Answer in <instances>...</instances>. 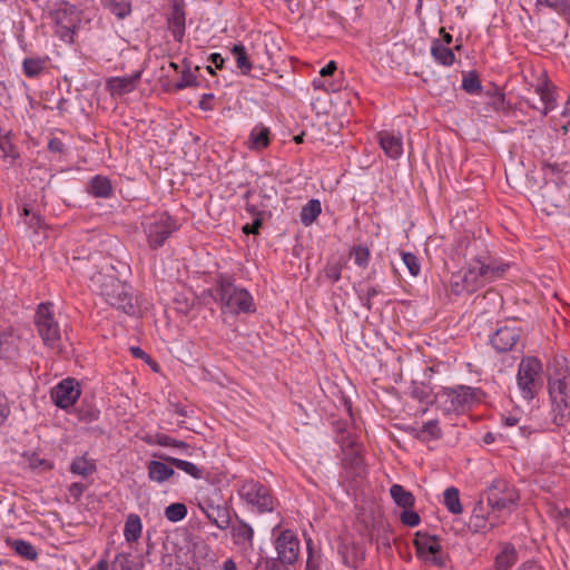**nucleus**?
I'll return each instance as SVG.
<instances>
[{
  "instance_id": "obj_60",
  "label": "nucleus",
  "mask_w": 570,
  "mask_h": 570,
  "mask_svg": "<svg viewBox=\"0 0 570 570\" xmlns=\"http://www.w3.org/2000/svg\"><path fill=\"white\" fill-rule=\"evenodd\" d=\"M262 227V220L259 218L254 219L252 224H246L243 226L242 230L244 234L249 235H256L259 232V228Z\"/></svg>"
},
{
  "instance_id": "obj_13",
  "label": "nucleus",
  "mask_w": 570,
  "mask_h": 570,
  "mask_svg": "<svg viewBox=\"0 0 570 570\" xmlns=\"http://www.w3.org/2000/svg\"><path fill=\"white\" fill-rule=\"evenodd\" d=\"M81 391L75 379H65L51 390V399L53 403L67 410L71 407L80 397Z\"/></svg>"
},
{
  "instance_id": "obj_11",
  "label": "nucleus",
  "mask_w": 570,
  "mask_h": 570,
  "mask_svg": "<svg viewBox=\"0 0 570 570\" xmlns=\"http://www.w3.org/2000/svg\"><path fill=\"white\" fill-rule=\"evenodd\" d=\"M413 543L420 559L438 567H443L445 564L442 546L436 535L416 532Z\"/></svg>"
},
{
  "instance_id": "obj_50",
  "label": "nucleus",
  "mask_w": 570,
  "mask_h": 570,
  "mask_svg": "<svg viewBox=\"0 0 570 570\" xmlns=\"http://www.w3.org/2000/svg\"><path fill=\"white\" fill-rule=\"evenodd\" d=\"M291 566L278 558H266L256 566V570H291Z\"/></svg>"
},
{
  "instance_id": "obj_30",
  "label": "nucleus",
  "mask_w": 570,
  "mask_h": 570,
  "mask_svg": "<svg viewBox=\"0 0 570 570\" xmlns=\"http://www.w3.org/2000/svg\"><path fill=\"white\" fill-rule=\"evenodd\" d=\"M206 517L220 530H226L230 525V512L225 503L215 505Z\"/></svg>"
},
{
  "instance_id": "obj_25",
  "label": "nucleus",
  "mask_w": 570,
  "mask_h": 570,
  "mask_svg": "<svg viewBox=\"0 0 570 570\" xmlns=\"http://www.w3.org/2000/svg\"><path fill=\"white\" fill-rule=\"evenodd\" d=\"M431 56L438 63L444 67H451L455 61V55L453 50L444 46L440 39H434L432 41Z\"/></svg>"
},
{
  "instance_id": "obj_28",
  "label": "nucleus",
  "mask_w": 570,
  "mask_h": 570,
  "mask_svg": "<svg viewBox=\"0 0 570 570\" xmlns=\"http://www.w3.org/2000/svg\"><path fill=\"white\" fill-rule=\"evenodd\" d=\"M6 544L26 560L35 561L38 558V551L35 546L26 540L8 537L6 538Z\"/></svg>"
},
{
  "instance_id": "obj_19",
  "label": "nucleus",
  "mask_w": 570,
  "mask_h": 570,
  "mask_svg": "<svg viewBox=\"0 0 570 570\" xmlns=\"http://www.w3.org/2000/svg\"><path fill=\"white\" fill-rule=\"evenodd\" d=\"M379 142L385 155L397 159L403 154V141L401 134L383 130L377 134Z\"/></svg>"
},
{
  "instance_id": "obj_58",
  "label": "nucleus",
  "mask_w": 570,
  "mask_h": 570,
  "mask_svg": "<svg viewBox=\"0 0 570 570\" xmlns=\"http://www.w3.org/2000/svg\"><path fill=\"white\" fill-rule=\"evenodd\" d=\"M342 267L340 264H332L325 268V276L333 283L340 281Z\"/></svg>"
},
{
  "instance_id": "obj_22",
  "label": "nucleus",
  "mask_w": 570,
  "mask_h": 570,
  "mask_svg": "<svg viewBox=\"0 0 570 570\" xmlns=\"http://www.w3.org/2000/svg\"><path fill=\"white\" fill-rule=\"evenodd\" d=\"M167 21L168 29L171 32L174 39L178 42H181L185 36L186 26V17L183 8L178 4H175Z\"/></svg>"
},
{
  "instance_id": "obj_34",
  "label": "nucleus",
  "mask_w": 570,
  "mask_h": 570,
  "mask_svg": "<svg viewBox=\"0 0 570 570\" xmlns=\"http://www.w3.org/2000/svg\"><path fill=\"white\" fill-rule=\"evenodd\" d=\"M322 213V205L318 199H311L305 204L299 213L301 223L304 226L312 225Z\"/></svg>"
},
{
  "instance_id": "obj_7",
  "label": "nucleus",
  "mask_w": 570,
  "mask_h": 570,
  "mask_svg": "<svg viewBox=\"0 0 570 570\" xmlns=\"http://www.w3.org/2000/svg\"><path fill=\"white\" fill-rule=\"evenodd\" d=\"M49 16L55 22L56 35L66 43H72L81 21V10L72 3L61 0L55 3Z\"/></svg>"
},
{
  "instance_id": "obj_61",
  "label": "nucleus",
  "mask_w": 570,
  "mask_h": 570,
  "mask_svg": "<svg viewBox=\"0 0 570 570\" xmlns=\"http://www.w3.org/2000/svg\"><path fill=\"white\" fill-rule=\"evenodd\" d=\"M492 106L495 110H505V98L502 92H497L494 96H492Z\"/></svg>"
},
{
  "instance_id": "obj_4",
  "label": "nucleus",
  "mask_w": 570,
  "mask_h": 570,
  "mask_svg": "<svg viewBox=\"0 0 570 570\" xmlns=\"http://www.w3.org/2000/svg\"><path fill=\"white\" fill-rule=\"evenodd\" d=\"M35 325L43 345L62 353L61 328L52 312V303H41L35 315Z\"/></svg>"
},
{
  "instance_id": "obj_42",
  "label": "nucleus",
  "mask_w": 570,
  "mask_h": 570,
  "mask_svg": "<svg viewBox=\"0 0 570 570\" xmlns=\"http://www.w3.org/2000/svg\"><path fill=\"white\" fill-rule=\"evenodd\" d=\"M441 435H442V432L439 426L438 420H431V421L424 423L422 425V428L416 433V438L423 442L440 439Z\"/></svg>"
},
{
  "instance_id": "obj_47",
  "label": "nucleus",
  "mask_w": 570,
  "mask_h": 570,
  "mask_svg": "<svg viewBox=\"0 0 570 570\" xmlns=\"http://www.w3.org/2000/svg\"><path fill=\"white\" fill-rule=\"evenodd\" d=\"M350 256L354 258V263L358 267L365 268L370 261V249L365 245H357L351 248Z\"/></svg>"
},
{
  "instance_id": "obj_26",
  "label": "nucleus",
  "mask_w": 570,
  "mask_h": 570,
  "mask_svg": "<svg viewBox=\"0 0 570 570\" xmlns=\"http://www.w3.org/2000/svg\"><path fill=\"white\" fill-rule=\"evenodd\" d=\"M19 337L11 332L0 334V355L7 360H14L19 354Z\"/></svg>"
},
{
  "instance_id": "obj_64",
  "label": "nucleus",
  "mask_w": 570,
  "mask_h": 570,
  "mask_svg": "<svg viewBox=\"0 0 570 570\" xmlns=\"http://www.w3.org/2000/svg\"><path fill=\"white\" fill-rule=\"evenodd\" d=\"M130 352L134 357L145 360L147 363L150 362V356L138 346H131Z\"/></svg>"
},
{
  "instance_id": "obj_16",
  "label": "nucleus",
  "mask_w": 570,
  "mask_h": 570,
  "mask_svg": "<svg viewBox=\"0 0 570 570\" xmlns=\"http://www.w3.org/2000/svg\"><path fill=\"white\" fill-rule=\"evenodd\" d=\"M142 71L137 70L129 76L110 77L106 80V90L112 96H124L134 91L141 78Z\"/></svg>"
},
{
  "instance_id": "obj_62",
  "label": "nucleus",
  "mask_w": 570,
  "mask_h": 570,
  "mask_svg": "<svg viewBox=\"0 0 570 570\" xmlns=\"http://www.w3.org/2000/svg\"><path fill=\"white\" fill-rule=\"evenodd\" d=\"M48 149L51 153L61 154L65 150V144L59 138H51L48 142Z\"/></svg>"
},
{
  "instance_id": "obj_32",
  "label": "nucleus",
  "mask_w": 570,
  "mask_h": 570,
  "mask_svg": "<svg viewBox=\"0 0 570 570\" xmlns=\"http://www.w3.org/2000/svg\"><path fill=\"white\" fill-rule=\"evenodd\" d=\"M390 494L396 505L403 509H411L414 507V495L412 492L405 490L401 484H393L390 489Z\"/></svg>"
},
{
  "instance_id": "obj_3",
  "label": "nucleus",
  "mask_w": 570,
  "mask_h": 570,
  "mask_svg": "<svg viewBox=\"0 0 570 570\" xmlns=\"http://www.w3.org/2000/svg\"><path fill=\"white\" fill-rule=\"evenodd\" d=\"M215 301L219 302L223 312L234 315L255 312V304L250 293L235 286L230 277L220 275L216 279Z\"/></svg>"
},
{
  "instance_id": "obj_46",
  "label": "nucleus",
  "mask_w": 570,
  "mask_h": 570,
  "mask_svg": "<svg viewBox=\"0 0 570 570\" xmlns=\"http://www.w3.org/2000/svg\"><path fill=\"white\" fill-rule=\"evenodd\" d=\"M165 518L170 522H179L187 515V507L184 503H171L165 509Z\"/></svg>"
},
{
  "instance_id": "obj_40",
  "label": "nucleus",
  "mask_w": 570,
  "mask_h": 570,
  "mask_svg": "<svg viewBox=\"0 0 570 570\" xmlns=\"http://www.w3.org/2000/svg\"><path fill=\"white\" fill-rule=\"evenodd\" d=\"M47 59L40 57L26 58L22 62L23 73L28 78L38 77L46 68Z\"/></svg>"
},
{
  "instance_id": "obj_51",
  "label": "nucleus",
  "mask_w": 570,
  "mask_h": 570,
  "mask_svg": "<svg viewBox=\"0 0 570 570\" xmlns=\"http://www.w3.org/2000/svg\"><path fill=\"white\" fill-rule=\"evenodd\" d=\"M401 256H402V261L405 264V266L407 267L410 274L412 276H417L421 272V265H420L419 258L410 252H402Z\"/></svg>"
},
{
  "instance_id": "obj_49",
  "label": "nucleus",
  "mask_w": 570,
  "mask_h": 570,
  "mask_svg": "<svg viewBox=\"0 0 570 570\" xmlns=\"http://www.w3.org/2000/svg\"><path fill=\"white\" fill-rule=\"evenodd\" d=\"M0 150L3 153L4 157H10L16 159L19 157V154L11 141V132L2 134L0 131Z\"/></svg>"
},
{
  "instance_id": "obj_57",
  "label": "nucleus",
  "mask_w": 570,
  "mask_h": 570,
  "mask_svg": "<svg viewBox=\"0 0 570 570\" xmlns=\"http://www.w3.org/2000/svg\"><path fill=\"white\" fill-rule=\"evenodd\" d=\"M570 165L568 161L558 163L556 160L549 159L544 163V169L549 170L552 175L567 171Z\"/></svg>"
},
{
  "instance_id": "obj_37",
  "label": "nucleus",
  "mask_w": 570,
  "mask_h": 570,
  "mask_svg": "<svg viewBox=\"0 0 570 570\" xmlns=\"http://www.w3.org/2000/svg\"><path fill=\"white\" fill-rule=\"evenodd\" d=\"M537 7H546L570 23V0H537Z\"/></svg>"
},
{
  "instance_id": "obj_1",
  "label": "nucleus",
  "mask_w": 570,
  "mask_h": 570,
  "mask_svg": "<svg viewBox=\"0 0 570 570\" xmlns=\"http://www.w3.org/2000/svg\"><path fill=\"white\" fill-rule=\"evenodd\" d=\"M508 268V264L498 263L487 254L476 255L468 267L452 274L450 291L456 296L473 294L487 283L501 278Z\"/></svg>"
},
{
  "instance_id": "obj_8",
  "label": "nucleus",
  "mask_w": 570,
  "mask_h": 570,
  "mask_svg": "<svg viewBox=\"0 0 570 570\" xmlns=\"http://www.w3.org/2000/svg\"><path fill=\"white\" fill-rule=\"evenodd\" d=\"M238 494L252 512H272L277 504L271 489L253 479L243 481Z\"/></svg>"
},
{
  "instance_id": "obj_63",
  "label": "nucleus",
  "mask_w": 570,
  "mask_h": 570,
  "mask_svg": "<svg viewBox=\"0 0 570 570\" xmlns=\"http://www.w3.org/2000/svg\"><path fill=\"white\" fill-rule=\"evenodd\" d=\"M86 490V485L79 482H75L69 487V492L75 498H80Z\"/></svg>"
},
{
  "instance_id": "obj_52",
  "label": "nucleus",
  "mask_w": 570,
  "mask_h": 570,
  "mask_svg": "<svg viewBox=\"0 0 570 570\" xmlns=\"http://www.w3.org/2000/svg\"><path fill=\"white\" fill-rule=\"evenodd\" d=\"M114 570H140L135 568V562L130 554L119 553L114 562Z\"/></svg>"
},
{
  "instance_id": "obj_14",
  "label": "nucleus",
  "mask_w": 570,
  "mask_h": 570,
  "mask_svg": "<svg viewBox=\"0 0 570 570\" xmlns=\"http://www.w3.org/2000/svg\"><path fill=\"white\" fill-rule=\"evenodd\" d=\"M521 328L517 325H502L491 335L490 343L499 353L512 351L519 343Z\"/></svg>"
},
{
  "instance_id": "obj_23",
  "label": "nucleus",
  "mask_w": 570,
  "mask_h": 570,
  "mask_svg": "<svg viewBox=\"0 0 570 570\" xmlns=\"http://www.w3.org/2000/svg\"><path fill=\"white\" fill-rule=\"evenodd\" d=\"M167 462L161 461H149L147 465L148 478L157 483H164L175 475V470L170 466V464H166Z\"/></svg>"
},
{
  "instance_id": "obj_38",
  "label": "nucleus",
  "mask_w": 570,
  "mask_h": 570,
  "mask_svg": "<svg viewBox=\"0 0 570 570\" xmlns=\"http://www.w3.org/2000/svg\"><path fill=\"white\" fill-rule=\"evenodd\" d=\"M411 396L421 403L433 404L436 403L435 395H433L432 387L422 382H413L411 386Z\"/></svg>"
},
{
  "instance_id": "obj_6",
  "label": "nucleus",
  "mask_w": 570,
  "mask_h": 570,
  "mask_svg": "<svg viewBox=\"0 0 570 570\" xmlns=\"http://www.w3.org/2000/svg\"><path fill=\"white\" fill-rule=\"evenodd\" d=\"M438 407L444 414L463 413L479 401L476 390L458 385L455 387H443L435 394Z\"/></svg>"
},
{
  "instance_id": "obj_10",
  "label": "nucleus",
  "mask_w": 570,
  "mask_h": 570,
  "mask_svg": "<svg viewBox=\"0 0 570 570\" xmlns=\"http://www.w3.org/2000/svg\"><path fill=\"white\" fill-rule=\"evenodd\" d=\"M142 226L151 249L161 247L171 233L177 229L176 222L167 213L147 217Z\"/></svg>"
},
{
  "instance_id": "obj_41",
  "label": "nucleus",
  "mask_w": 570,
  "mask_h": 570,
  "mask_svg": "<svg viewBox=\"0 0 570 570\" xmlns=\"http://www.w3.org/2000/svg\"><path fill=\"white\" fill-rule=\"evenodd\" d=\"M443 502L446 509L453 514L462 513V505L460 501L459 490L454 487L445 489L443 493Z\"/></svg>"
},
{
  "instance_id": "obj_36",
  "label": "nucleus",
  "mask_w": 570,
  "mask_h": 570,
  "mask_svg": "<svg viewBox=\"0 0 570 570\" xmlns=\"http://www.w3.org/2000/svg\"><path fill=\"white\" fill-rule=\"evenodd\" d=\"M230 52L236 61L237 68L242 71V73L249 75L253 65L247 55L245 46L242 43H236L232 47Z\"/></svg>"
},
{
  "instance_id": "obj_24",
  "label": "nucleus",
  "mask_w": 570,
  "mask_h": 570,
  "mask_svg": "<svg viewBox=\"0 0 570 570\" xmlns=\"http://www.w3.org/2000/svg\"><path fill=\"white\" fill-rule=\"evenodd\" d=\"M271 142V130L262 124L256 125L248 138V148L252 150H263Z\"/></svg>"
},
{
  "instance_id": "obj_12",
  "label": "nucleus",
  "mask_w": 570,
  "mask_h": 570,
  "mask_svg": "<svg viewBox=\"0 0 570 570\" xmlns=\"http://www.w3.org/2000/svg\"><path fill=\"white\" fill-rule=\"evenodd\" d=\"M551 399L570 400V367L567 358L554 360L553 371L548 380Z\"/></svg>"
},
{
  "instance_id": "obj_31",
  "label": "nucleus",
  "mask_w": 570,
  "mask_h": 570,
  "mask_svg": "<svg viewBox=\"0 0 570 570\" xmlns=\"http://www.w3.org/2000/svg\"><path fill=\"white\" fill-rule=\"evenodd\" d=\"M158 458L168 464L177 468L178 470L184 471L188 475L193 476L194 479H202L203 478V471L200 468H198L196 464L185 461L181 459L173 458L169 455H158Z\"/></svg>"
},
{
  "instance_id": "obj_35",
  "label": "nucleus",
  "mask_w": 570,
  "mask_h": 570,
  "mask_svg": "<svg viewBox=\"0 0 570 570\" xmlns=\"http://www.w3.org/2000/svg\"><path fill=\"white\" fill-rule=\"evenodd\" d=\"M142 524L138 514L131 513L127 517L124 528V535L127 542H136L141 535Z\"/></svg>"
},
{
  "instance_id": "obj_5",
  "label": "nucleus",
  "mask_w": 570,
  "mask_h": 570,
  "mask_svg": "<svg viewBox=\"0 0 570 570\" xmlns=\"http://www.w3.org/2000/svg\"><path fill=\"white\" fill-rule=\"evenodd\" d=\"M542 363L538 357L524 356L521 358L518 366L517 383L524 400L532 401L542 389Z\"/></svg>"
},
{
  "instance_id": "obj_45",
  "label": "nucleus",
  "mask_w": 570,
  "mask_h": 570,
  "mask_svg": "<svg viewBox=\"0 0 570 570\" xmlns=\"http://www.w3.org/2000/svg\"><path fill=\"white\" fill-rule=\"evenodd\" d=\"M462 89L470 95H478L482 91V85L475 71L463 75Z\"/></svg>"
},
{
  "instance_id": "obj_2",
  "label": "nucleus",
  "mask_w": 570,
  "mask_h": 570,
  "mask_svg": "<svg viewBox=\"0 0 570 570\" xmlns=\"http://www.w3.org/2000/svg\"><path fill=\"white\" fill-rule=\"evenodd\" d=\"M92 285L105 301L128 315L136 313L131 287L112 275L97 273L91 278Z\"/></svg>"
},
{
  "instance_id": "obj_43",
  "label": "nucleus",
  "mask_w": 570,
  "mask_h": 570,
  "mask_svg": "<svg viewBox=\"0 0 570 570\" xmlns=\"http://www.w3.org/2000/svg\"><path fill=\"white\" fill-rule=\"evenodd\" d=\"M494 514L489 512L488 517L485 514H478V510H473L472 517L470 519V527L474 529L475 532L484 531L488 529V525H490V529H492L497 524V520L493 521Z\"/></svg>"
},
{
  "instance_id": "obj_20",
  "label": "nucleus",
  "mask_w": 570,
  "mask_h": 570,
  "mask_svg": "<svg viewBox=\"0 0 570 570\" xmlns=\"http://www.w3.org/2000/svg\"><path fill=\"white\" fill-rule=\"evenodd\" d=\"M535 94L539 95L542 107L531 104L527 100L529 107L539 110L542 116H547L551 110L556 108V97L547 81L538 85L534 89Z\"/></svg>"
},
{
  "instance_id": "obj_55",
  "label": "nucleus",
  "mask_w": 570,
  "mask_h": 570,
  "mask_svg": "<svg viewBox=\"0 0 570 570\" xmlns=\"http://www.w3.org/2000/svg\"><path fill=\"white\" fill-rule=\"evenodd\" d=\"M157 443L161 446H171V448H176V449H179V450H187L188 449V444L185 443L184 441H178V440H175L173 438H170L169 435H166V434H158L157 435Z\"/></svg>"
},
{
  "instance_id": "obj_53",
  "label": "nucleus",
  "mask_w": 570,
  "mask_h": 570,
  "mask_svg": "<svg viewBox=\"0 0 570 570\" xmlns=\"http://www.w3.org/2000/svg\"><path fill=\"white\" fill-rule=\"evenodd\" d=\"M99 410L90 405H81L78 409V419L83 422H94L99 417Z\"/></svg>"
},
{
  "instance_id": "obj_27",
  "label": "nucleus",
  "mask_w": 570,
  "mask_h": 570,
  "mask_svg": "<svg viewBox=\"0 0 570 570\" xmlns=\"http://www.w3.org/2000/svg\"><path fill=\"white\" fill-rule=\"evenodd\" d=\"M70 472L72 474L79 475L81 478H88L96 473L97 464L94 459H89L87 454L81 456H77L72 460L70 468Z\"/></svg>"
},
{
  "instance_id": "obj_21",
  "label": "nucleus",
  "mask_w": 570,
  "mask_h": 570,
  "mask_svg": "<svg viewBox=\"0 0 570 570\" xmlns=\"http://www.w3.org/2000/svg\"><path fill=\"white\" fill-rule=\"evenodd\" d=\"M541 196L551 206L561 207L568 196V190L554 180L546 181L541 187Z\"/></svg>"
},
{
  "instance_id": "obj_54",
  "label": "nucleus",
  "mask_w": 570,
  "mask_h": 570,
  "mask_svg": "<svg viewBox=\"0 0 570 570\" xmlns=\"http://www.w3.org/2000/svg\"><path fill=\"white\" fill-rule=\"evenodd\" d=\"M400 520L404 525L411 528L419 525L421 522L420 515L412 508L404 509L400 514Z\"/></svg>"
},
{
  "instance_id": "obj_59",
  "label": "nucleus",
  "mask_w": 570,
  "mask_h": 570,
  "mask_svg": "<svg viewBox=\"0 0 570 570\" xmlns=\"http://www.w3.org/2000/svg\"><path fill=\"white\" fill-rule=\"evenodd\" d=\"M10 414V407L4 394L0 393V424L3 423Z\"/></svg>"
},
{
  "instance_id": "obj_48",
  "label": "nucleus",
  "mask_w": 570,
  "mask_h": 570,
  "mask_svg": "<svg viewBox=\"0 0 570 570\" xmlns=\"http://www.w3.org/2000/svg\"><path fill=\"white\" fill-rule=\"evenodd\" d=\"M118 19H125L131 13L130 0H116L106 7Z\"/></svg>"
},
{
  "instance_id": "obj_33",
  "label": "nucleus",
  "mask_w": 570,
  "mask_h": 570,
  "mask_svg": "<svg viewBox=\"0 0 570 570\" xmlns=\"http://www.w3.org/2000/svg\"><path fill=\"white\" fill-rule=\"evenodd\" d=\"M518 560V553L513 546L508 544L497 556L494 568L495 570H510Z\"/></svg>"
},
{
  "instance_id": "obj_29",
  "label": "nucleus",
  "mask_w": 570,
  "mask_h": 570,
  "mask_svg": "<svg viewBox=\"0 0 570 570\" xmlns=\"http://www.w3.org/2000/svg\"><path fill=\"white\" fill-rule=\"evenodd\" d=\"M88 191L95 197L107 198L112 193V186L106 176L97 175L88 184Z\"/></svg>"
},
{
  "instance_id": "obj_56",
  "label": "nucleus",
  "mask_w": 570,
  "mask_h": 570,
  "mask_svg": "<svg viewBox=\"0 0 570 570\" xmlns=\"http://www.w3.org/2000/svg\"><path fill=\"white\" fill-rule=\"evenodd\" d=\"M307 561H306V569L305 570H321V556H316L312 548V540L309 539L307 541Z\"/></svg>"
},
{
  "instance_id": "obj_9",
  "label": "nucleus",
  "mask_w": 570,
  "mask_h": 570,
  "mask_svg": "<svg viewBox=\"0 0 570 570\" xmlns=\"http://www.w3.org/2000/svg\"><path fill=\"white\" fill-rule=\"evenodd\" d=\"M487 502L492 513L508 511L517 507L520 499L519 491L503 479H495L487 488Z\"/></svg>"
},
{
  "instance_id": "obj_39",
  "label": "nucleus",
  "mask_w": 570,
  "mask_h": 570,
  "mask_svg": "<svg viewBox=\"0 0 570 570\" xmlns=\"http://www.w3.org/2000/svg\"><path fill=\"white\" fill-rule=\"evenodd\" d=\"M553 404V423L556 425H563L570 417V400L551 399Z\"/></svg>"
},
{
  "instance_id": "obj_18",
  "label": "nucleus",
  "mask_w": 570,
  "mask_h": 570,
  "mask_svg": "<svg viewBox=\"0 0 570 570\" xmlns=\"http://www.w3.org/2000/svg\"><path fill=\"white\" fill-rule=\"evenodd\" d=\"M229 527L235 546L240 550H248L253 548L254 530L248 523L237 518V520Z\"/></svg>"
},
{
  "instance_id": "obj_15",
  "label": "nucleus",
  "mask_w": 570,
  "mask_h": 570,
  "mask_svg": "<svg viewBox=\"0 0 570 570\" xmlns=\"http://www.w3.org/2000/svg\"><path fill=\"white\" fill-rule=\"evenodd\" d=\"M277 558L294 564L298 560L299 540L291 530H284L279 533L275 541Z\"/></svg>"
},
{
  "instance_id": "obj_17",
  "label": "nucleus",
  "mask_w": 570,
  "mask_h": 570,
  "mask_svg": "<svg viewBox=\"0 0 570 570\" xmlns=\"http://www.w3.org/2000/svg\"><path fill=\"white\" fill-rule=\"evenodd\" d=\"M342 563L351 569H358L365 560V549L361 543L342 542L338 544Z\"/></svg>"
},
{
  "instance_id": "obj_44",
  "label": "nucleus",
  "mask_w": 570,
  "mask_h": 570,
  "mask_svg": "<svg viewBox=\"0 0 570 570\" xmlns=\"http://www.w3.org/2000/svg\"><path fill=\"white\" fill-rule=\"evenodd\" d=\"M185 69L181 72L180 80L173 85L176 91L183 90L188 87H196L198 85L197 76L190 70V65L187 59H184Z\"/></svg>"
}]
</instances>
